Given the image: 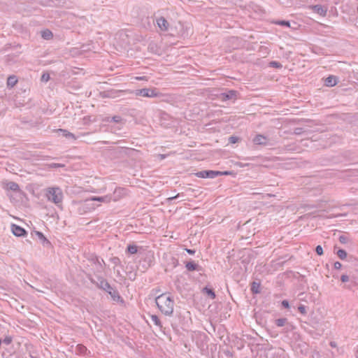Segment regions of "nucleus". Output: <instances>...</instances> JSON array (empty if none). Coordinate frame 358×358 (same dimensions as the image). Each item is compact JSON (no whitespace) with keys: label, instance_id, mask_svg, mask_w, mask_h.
<instances>
[{"label":"nucleus","instance_id":"obj_1","mask_svg":"<svg viewBox=\"0 0 358 358\" xmlns=\"http://www.w3.org/2000/svg\"><path fill=\"white\" fill-rule=\"evenodd\" d=\"M156 304L159 310L167 316H171L174 309V300L169 293H164L156 297Z\"/></svg>","mask_w":358,"mask_h":358},{"label":"nucleus","instance_id":"obj_2","mask_svg":"<svg viewBox=\"0 0 358 358\" xmlns=\"http://www.w3.org/2000/svg\"><path fill=\"white\" fill-rule=\"evenodd\" d=\"M45 196L47 199L54 203L57 206H60L63 200L62 190L58 187H51L46 189Z\"/></svg>","mask_w":358,"mask_h":358},{"label":"nucleus","instance_id":"obj_3","mask_svg":"<svg viewBox=\"0 0 358 358\" xmlns=\"http://www.w3.org/2000/svg\"><path fill=\"white\" fill-rule=\"evenodd\" d=\"M111 196L106 195L104 196H92L88 199H86L83 203V206L85 208H87L89 210H94L96 206L93 203L94 201H99L103 203H109L112 200Z\"/></svg>","mask_w":358,"mask_h":358},{"label":"nucleus","instance_id":"obj_4","mask_svg":"<svg viewBox=\"0 0 358 358\" xmlns=\"http://www.w3.org/2000/svg\"><path fill=\"white\" fill-rule=\"evenodd\" d=\"M129 94H133L135 96H140L143 97L154 98L160 96L161 94L155 88H143L129 91Z\"/></svg>","mask_w":358,"mask_h":358},{"label":"nucleus","instance_id":"obj_5","mask_svg":"<svg viewBox=\"0 0 358 358\" xmlns=\"http://www.w3.org/2000/svg\"><path fill=\"white\" fill-rule=\"evenodd\" d=\"M99 287L108 292L114 301H118L121 299L118 292L113 288L106 280H101Z\"/></svg>","mask_w":358,"mask_h":358},{"label":"nucleus","instance_id":"obj_6","mask_svg":"<svg viewBox=\"0 0 358 358\" xmlns=\"http://www.w3.org/2000/svg\"><path fill=\"white\" fill-rule=\"evenodd\" d=\"M275 324L279 327H284L285 332H289L294 329V326L292 323L289 322L287 318H279L275 320Z\"/></svg>","mask_w":358,"mask_h":358},{"label":"nucleus","instance_id":"obj_7","mask_svg":"<svg viewBox=\"0 0 358 358\" xmlns=\"http://www.w3.org/2000/svg\"><path fill=\"white\" fill-rule=\"evenodd\" d=\"M220 173H218V171H211V170H206L199 171L195 173L196 176L201 178H215L217 176H219Z\"/></svg>","mask_w":358,"mask_h":358},{"label":"nucleus","instance_id":"obj_8","mask_svg":"<svg viewBox=\"0 0 358 358\" xmlns=\"http://www.w3.org/2000/svg\"><path fill=\"white\" fill-rule=\"evenodd\" d=\"M252 142L255 145H271L269 142V139L267 136H264L262 134H257L252 139Z\"/></svg>","mask_w":358,"mask_h":358},{"label":"nucleus","instance_id":"obj_9","mask_svg":"<svg viewBox=\"0 0 358 358\" xmlns=\"http://www.w3.org/2000/svg\"><path fill=\"white\" fill-rule=\"evenodd\" d=\"M11 230H12V232L13 234L15 236H24L27 234V231H25L24 229H23L22 227L18 226V225H16V224H12L11 225Z\"/></svg>","mask_w":358,"mask_h":358},{"label":"nucleus","instance_id":"obj_10","mask_svg":"<svg viewBox=\"0 0 358 358\" xmlns=\"http://www.w3.org/2000/svg\"><path fill=\"white\" fill-rule=\"evenodd\" d=\"M158 27L163 31L169 29V24L164 17H158L156 20Z\"/></svg>","mask_w":358,"mask_h":358},{"label":"nucleus","instance_id":"obj_11","mask_svg":"<svg viewBox=\"0 0 358 358\" xmlns=\"http://www.w3.org/2000/svg\"><path fill=\"white\" fill-rule=\"evenodd\" d=\"M237 92L234 90H229L221 94L222 100H231L235 99Z\"/></svg>","mask_w":358,"mask_h":358},{"label":"nucleus","instance_id":"obj_12","mask_svg":"<svg viewBox=\"0 0 358 358\" xmlns=\"http://www.w3.org/2000/svg\"><path fill=\"white\" fill-rule=\"evenodd\" d=\"M312 9L314 12L319 14L321 16H325L327 12V9L321 5L313 6Z\"/></svg>","mask_w":358,"mask_h":358},{"label":"nucleus","instance_id":"obj_13","mask_svg":"<svg viewBox=\"0 0 358 358\" xmlns=\"http://www.w3.org/2000/svg\"><path fill=\"white\" fill-rule=\"evenodd\" d=\"M325 85L328 87H333L337 84L336 78L335 76H329L325 79Z\"/></svg>","mask_w":358,"mask_h":358},{"label":"nucleus","instance_id":"obj_14","mask_svg":"<svg viewBox=\"0 0 358 358\" xmlns=\"http://www.w3.org/2000/svg\"><path fill=\"white\" fill-rule=\"evenodd\" d=\"M185 267L189 271H193L198 270L199 265L197 264H196L194 262L191 261V262H187Z\"/></svg>","mask_w":358,"mask_h":358},{"label":"nucleus","instance_id":"obj_15","mask_svg":"<svg viewBox=\"0 0 358 358\" xmlns=\"http://www.w3.org/2000/svg\"><path fill=\"white\" fill-rule=\"evenodd\" d=\"M6 188L8 189H10V190H13L15 192H17L20 190V187H19L18 184H17L16 182H13V181L8 182L6 184Z\"/></svg>","mask_w":358,"mask_h":358},{"label":"nucleus","instance_id":"obj_16","mask_svg":"<svg viewBox=\"0 0 358 358\" xmlns=\"http://www.w3.org/2000/svg\"><path fill=\"white\" fill-rule=\"evenodd\" d=\"M17 83V79L15 76H10L7 79V86L8 87H14Z\"/></svg>","mask_w":358,"mask_h":358},{"label":"nucleus","instance_id":"obj_17","mask_svg":"<svg viewBox=\"0 0 358 358\" xmlns=\"http://www.w3.org/2000/svg\"><path fill=\"white\" fill-rule=\"evenodd\" d=\"M124 194H126V190L124 188L115 189V190L114 191L115 198L113 199V200L116 201L118 199V197L116 196V195L118 196H122Z\"/></svg>","mask_w":358,"mask_h":358},{"label":"nucleus","instance_id":"obj_18","mask_svg":"<svg viewBox=\"0 0 358 358\" xmlns=\"http://www.w3.org/2000/svg\"><path fill=\"white\" fill-rule=\"evenodd\" d=\"M203 292L206 293L212 299H214L216 296L215 292L212 289L208 288V287H205L203 289Z\"/></svg>","mask_w":358,"mask_h":358},{"label":"nucleus","instance_id":"obj_19","mask_svg":"<svg viewBox=\"0 0 358 358\" xmlns=\"http://www.w3.org/2000/svg\"><path fill=\"white\" fill-rule=\"evenodd\" d=\"M151 320L160 329H162V325L161 321H160L159 318L156 315H151Z\"/></svg>","mask_w":358,"mask_h":358},{"label":"nucleus","instance_id":"obj_20","mask_svg":"<svg viewBox=\"0 0 358 358\" xmlns=\"http://www.w3.org/2000/svg\"><path fill=\"white\" fill-rule=\"evenodd\" d=\"M41 36L45 40H50L52 37V33L49 29H46L41 31Z\"/></svg>","mask_w":358,"mask_h":358},{"label":"nucleus","instance_id":"obj_21","mask_svg":"<svg viewBox=\"0 0 358 358\" xmlns=\"http://www.w3.org/2000/svg\"><path fill=\"white\" fill-rule=\"evenodd\" d=\"M127 252L130 255H134L138 252V247L135 245H129L127 248Z\"/></svg>","mask_w":358,"mask_h":358},{"label":"nucleus","instance_id":"obj_22","mask_svg":"<svg viewBox=\"0 0 358 358\" xmlns=\"http://www.w3.org/2000/svg\"><path fill=\"white\" fill-rule=\"evenodd\" d=\"M259 288H260L259 283L256 282H253L252 283L251 291L252 292V293H255V294L259 293L260 292Z\"/></svg>","mask_w":358,"mask_h":358},{"label":"nucleus","instance_id":"obj_23","mask_svg":"<svg viewBox=\"0 0 358 358\" xmlns=\"http://www.w3.org/2000/svg\"><path fill=\"white\" fill-rule=\"evenodd\" d=\"M336 255L342 260L345 259L347 257V252L343 249H339L336 252Z\"/></svg>","mask_w":358,"mask_h":358},{"label":"nucleus","instance_id":"obj_24","mask_svg":"<svg viewBox=\"0 0 358 358\" xmlns=\"http://www.w3.org/2000/svg\"><path fill=\"white\" fill-rule=\"evenodd\" d=\"M59 131L62 132L63 134V135L64 136H66V138H72L73 139H76V137L74 136V134H73L72 133L65 130V129H59Z\"/></svg>","mask_w":358,"mask_h":358},{"label":"nucleus","instance_id":"obj_25","mask_svg":"<svg viewBox=\"0 0 358 358\" xmlns=\"http://www.w3.org/2000/svg\"><path fill=\"white\" fill-rule=\"evenodd\" d=\"M50 80V74L48 73H43L41 76V80L42 82H48Z\"/></svg>","mask_w":358,"mask_h":358},{"label":"nucleus","instance_id":"obj_26","mask_svg":"<svg viewBox=\"0 0 358 358\" xmlns=\"http://www.w3.org/2000/svg\"><path fill=\"white\" fill-rule=\"evenodd\" d=\"M270 66L279 69L282 67V64L278 62L273 61L270 62Z\"/></svg>","mask_w":358,"mask_h":358},{"label":"nucleus","instance_id":"obj_27","mask_svg":"<svg viewBox=\"0 0 358 358\" xmlns=\"http://www.w3.org/2000/svg\"><path fill=\"white\" fill-rule=\"evenodd\" d=\"M111 120L116 123H120V122H122V119L119 115H115L112 117Z\"/></svg>","mask_w":358,"mask_h":358},{"label":"nucleus","instance_id":"obj_28","mask_svg":"<svg viewBox=\"0 0 358 358\" xmlns=\"http://www.w3.org/2000/svg\"><path fill=\"white\" fill-rule=\"evenodd\" d=\"M348 241V238L345 236V235H341L339 236V241L341 243H346Z\"/></svg>","mask_w":358,"mask_h":358},{"label":"nucleus","instance_id":"obj_29","mask_svg":"<svg viewBox=\"0 0 358 358\" xmlns=\"http://www.w3.org/2000/svg\"><path fill=\"white\" fill-rule=\"evenodd\" d=\"M315 252L318 255H322L323 254V248L321 245H317L315 248Z\"/></svg>","mask_w":358,"mask_h":358},{"label":"nucleus","instance_id":"obj_30","mask_svg":"<svg viewBox=\"0 0 358 358\" xmlns=\"http://www.w3.org/2000/svg\"><path fill=\"white\" fill-rule=\"evenodd\" d=\"M298 310L301 314L305 315L306 313V308L303 305H300L298 308Z\"/></svg>","mask_w":358,"mask_h":358},{"label":"nucleus","instance_id":"obj_31","mask_svg":"<svg viewBox=\"0 0 358 358\" xmlns=\"http://www.w3.org/2000/svg\"><path fill=\"white\" fill-rule=\"evenodd\" d=\"M2 342L8 345L11 343L12 338L10 336H6Z\"/></svg>","mask_w":358,"mask_h":358},{"label":"nucleus","instance_id":"obj_32","mask_svg":"<svg viewBox=\"0 0 358 358\" xmlns=\"http://www.w3.org/2000/svg\"><path fill=\"white\" fill-rule=\"evenodd\" d=\"M278 24L282 25V26H286L289 27L290 23L289 21L282 20L277 22Z\"/></svg>","mask_w":358,"mask_h":358},{"label":"nucleus","instance_id":"obj_33","mask_svg":"<svg viewBox=\"0 0 358 358\" xmlns=\"http://www.w3.org/2000/svg\"><path fill=\"white\" fill-rule=\"evenodd\" d=\"M100 96L102 98L113 97V95H111L108 92H102L100 93Z\"/></svg>","mask_w":358,"mask_h":358},{"label":"nucleus","instance_id":"obj_34","mask_svg":"<svg viewBox=\"0 0 358 358\" xmlns=\"http://www.w3.org/2000/svg\"><path fill=\"white\" fill-rule=\"evenodd\" d=\"M238 141V138L236 136H230L229 138V142L230 143H236Z\"/></svg>","mask_w":358,"mask_h":358},{"label":"nucleus","instance_id":"obj_35","mask_svg":"<svg viewBox=\"0 0 358 358\" xmlns=\"http://www.w3.org/2000/svg\"><path fill=\"white\" fill-rule=\"evenodd\" d=\"M36 235L41 240L43 241H48L44 235L41 232L36 231Z\"/></svg>","mask_w":358,"mask_h":358},{"label":"nucleus","instance_id":"obj_36","mask_svg":"<svg viewBox=\"0 0 358 358\" xmlns=\"http://www.w3.org/2000/svg\"><path fill=\"white\" fill-rule=\"evenodd\" d=\"M302 132H303V129L300 128V127L295 128L294 131V133L296 135H300L301 134H302Z\"/></svg>","mask_w":358,"mask_h":358},{"label":"nucleus","instance_id":"obj_37","mask_svg":"<svg viewBox=\"0 0 358 358\" xmlns=\"http://www.w3.org/2000/svg\"><path fill=\"white\" fill-rule=\"evenodd\" d=\"M96 261L97 262V266H98L97 270H98V271H101L102 269H103V266L101 265V263L99 262L98 258H96Z\"/></svg>","mask_w":358,"mask_h":358},{"label":"nucleus","instance_id":"obj_38","mask_svg":"<svg viewBox=\"0 0 358 358\" xmlns=\"http://www.w3.org/2000/svg\"><path fill=\"white\" fill-rule=\"evenodd\" d=\"M282 306L285 308H289V301L287 300H283L282 301Z\"/></svg>","mask_w":358,"mask_h":358},{"label":"nucleus","instance_id":"obj_39","mask_svg":"<svg viewBox=\"0 0 358 358\" xmlns=\"http://www.w3.org/2000/svg\"><path fill=\"white\" fill-rule=\"evenodd\" d=\"M341 280L343 282H345L349 280V277L347 275H342L341 277Z\"/></svg>","mask_w":358,"mask_h":358},{"label":"nucleus","instance_id":"obj_40","mask_svg":"<svg viewBox=\"0 0 358 358\" xmlns=\"http://www.w3.org/2000/svg\"><path fill=\"white\" fill-rule=\"evenodd\" d=\"M342 266V264L339 262H336L334 264V267L335 269H340Z\"/></svg>","mask_w":358,"mask_h":358},{"label":"nucleus","instance_id":"obj_41","mask_svg":"<svg viewBox=\"0 0 358 358\" xmlns=\"http://www.w3.org/2000/svg\"><path fill=\"white\" fill-rule=\"evenodd\" d=\"M218 173H220V176H229L231 174V173L229 171H218Z\"/></svg>","mask_w":358,"mask_h":358},{"label":"nucleus","instance_id":"obj_42","mask_svg":"<svg viewBox=\"0 0 358 358\" xmlns=\"http://www.w3.org/2000/svg\"><path fill=\"white\" fill-rule=\"evenodd\" d=\"M51 167H53V168H57V167H62L64 166V165L61 164H52L50 165Z\"/></svg>","mask_w":358,"mask_h":358},{"label":"nucleus","instance_id":"obj_43","mask_svg":"<svg viewBox=\"0 0 358 358\" xmlns=\"http://www.w3.org/2000/svg\"><path fill=\"white\" fill-rule=\"evenodd\" d=\"M180 196V194H178L177 195L174 196H171L169 198H168V200L169 201H172V200H174L177 198H179Z\"/></svg>","mask_w":358,"mask_h":358},{"label":"nucleus","instance_id":"obj_44","mask_svg":"<svg viewBox=\"0 0 358 358\" xmlns=\"http://www.w3.org/2000/svg\"><path fill=\"white\" fill-rule=\"evenodd\" d=\"M187 252L189 255H194L195 250L192 249H186Z\"/></svg>","mask_w":358,"mask_h":358},{"label":"nucleus","instance_id":"obj_45","mask_svg":"<svg viewBox=\"0 0 358 358\" xmlns=\"http://www.w3.org/2000/svg\"><path fill=\"white\" fill-rule=\"evenodd\" d=\"M145 77H144V76H143V77H137V78H136V79H137V80H145Z\"/></svg>","mask_w":358,"mask_h":358},{"label":"nucleus","instance_id":"obj_46","mask_svg":"<svg viewBox=\"0 0 358 358\" xmlns=\"http://www.w3.org/2000/svg\"><path fill=\"white\" fill-rule=\"evenodd\" d=\"M80 350H82V351L86 350V348L84 346H80Z\"/></svg>","mask_w":358,"mask_h":358},{"label":"nucleus","instance_id":"obj_47","mask_svg":"<svg viewBox=\"0 0 358 358\" xmlns=\"http://www.w3.org/2000/svg\"><path fill=\"white\" fill-rule=\"evenodd\" d=\"M330 344H331V346H332V347H335L336 346V344H335L334 342H331Z\"/></svg>","mask_w":358,"mask_h":358},{"label":"nucleus","instance_id":"obj_48","mask_svg":"<svg viewBox=\"0 0 358 358\" xmlns=\"http://www.w3.org/2000/svg\"><path fill=\"white\" fill-rule=\"evenodd\" d=\"M357 12H358V6H357Z\"/></svg>","mask_w":358,"mask_h":358}]
</instances>
